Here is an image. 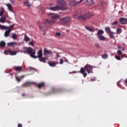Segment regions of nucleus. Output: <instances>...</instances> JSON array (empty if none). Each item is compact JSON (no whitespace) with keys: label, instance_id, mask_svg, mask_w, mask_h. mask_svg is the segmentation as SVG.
I'll return each mask as SVG.
<instances>
[{"label":"nucleus","instance_id":"obj_55","mask_svg":"<svg viewBox=\"0 0 127 127\" xmlns=\"http://www.w3.org/2000/svg\"><path fill=\"white\" fill-rule=\"evenodd\" d=\"M21 78L22 79H23V78H24V75H22V76L21 77Z\"/></svg>","mask_w":127,"mask_h":127},{"label":"nucleus","instance_id":"obj_38","mask_svg":"<svg viewBox=\"0 0 127 127\" xmlns=\"http://www.w3.org/2000/svg\"><path fill=\"white\" fill-rule=\"evenodd\" d=\"M102 58L103 59H107L108 58V54H105L104 55H102Z\"/></svg>","mask_w":127,"mask_h":127},{"label":"nucleus","instance_id":"obj_35","mask_svg":"<svg viewBox=\"0 0 127 127\" xmlns=\"http://www.w3.org/2000/svg\"><path fill=\"white\" fill-rule=\"evenodd\" d=\"M3 14V7H1L0 8V16H2Z\"/></svg>","mask_w":127,"mask_h":127},{"label":"nucleus","instance_id":"obj_56","mask_svg":"<svg viewBox=\"0 0 127 127\" xmlns=\"http://www.w3.org/2000/svg\"><path fill=\"white\" fill-rule=\"evenodd\" d=\"M125 83H126V84H127V78L126 79V80H125Z\"/></svg>","mask_w":127,"mask_h":127},{"label":"nucleus","instance_id":"obj_7","mask_svg":"<svg viewBox=\"0 0 127 127\" xmlns=\"http://www.w3.org/2000/svg\"><path fill=\"white\" fill-rule=\"evenodd\" d=\"M87 16L86 14H84L83 15H80L78 17V20H81V21H85L87 19Z\"/></svg>","mask_w":127,"mask_h":127},{"label":"nucleus","instance_id":"obj_50","mask_svg":"<svg viewBox=\"0 0 127 127\" xmlns=\"http://www.w3.org/2000/svg\"><path fill=\"white\" fill-rule=\"evenodd\" d=\"M17 127H22V124H18Z\"/></svg>","mask_w":127,"mask_h":127},{"label":"nucleus","instance_id":"obj_54","mask_svg":"<svg viewBox=\"0 0 127 127\" xmlns=\"http://www.w3.org/2000/svg\"><path fill=\"white\" fill-rule=\"evenodd\" d=\"M22 96L23 97L25 96V93H23L22 95Z\"/></svg>","mask_w":127,"mask_h":127},{"label":"nucleus","instance_id":"obj_27","mask_svg":"<svg viewBox=\"0 0 127 127\" xmlns=\"http://www.w3.org/2000/svg\"><path fill=\"white\" fill-rule=\"evenodd\" d=\"M115 33L111 32L110 33H109L108 34H109V37L110 38H112L113 39H114V38H115V36H114Z\"/></svg>","mask_w":127,"mask_h":127},{"label":"nucleus","instance_id":"obj_31","mask_svg":"<svg viewBox=\"0 0 127 127\" xmlns=\"http://www.w3.org/2000/svg\"><path fill=\"white\" fill-rule=\"evenodd\" d=\"M48 64L51 66V67H56V64H57V63H53V62H52L50 63H48Z\"/></svg>","mask_w":127,"mask_h":127},{"label":"nucleus","instance_id":"obj_16","mask_svg":"<svg viewBox=\"0 0 127 127\" xmlns=\"http://www.w3.org/2000/svg\"><path fill=\"white\" fill-rule=\"evenodd\" d=\"M97 37L99 40H101L102 41H105L106 40V37L102 35H97Z\"/></svg>","mask_w":127,"mask_h":127},{"label":"nucleus","instance_id":"obj_3","mask_svg":"<svg viewBox=\"0 0 127 127\" xmlns=\"http://www.w3.org/2000/svg\"><path fill=\"white\" fill-rule=\"evenodd\" d=\"M50 10L56 11L57 10H66L67 7L64 6L56 5L54 7H50L49 8Z\"/></svg>","mask_w":127,"mask_h":127},{"label":"nucleus","instance_id":"obj_46","mask_svg":"<svg viewBox=\"0 0 127 127\" xmlns=\"http://www.w3.org/2000/svg\"><path fill=\"white\" fill-rule=\"evenodd\" d=\"M29 45H31L32 46H34V44L33 43V42L31 41L30 43H29Z\"/></svg>","mask_w":127,"mask_h":127},{"label":"nucleus","instance_id":"obj_6","mask_svg":"<svg viewBox=\"0 0 127 127\" xmlns=\"http://www.w3.org/2000/svg\"><path fill=\"white\" fill-rule=\"evenodd\" d=\"M61 20L63 21L64 24H67V23H69V22H70L71 21V17H67L66 18H64L61 19Z\"/></svg>","mask_w":127,"mask_h":127},{"label":"nucleus","instance_id":"obj_15","mask_svg":"<svg viewBox=\"0 0 127 127\" xmlns=\"http://www.w3.org/2000/svg\"><path fill=\"white\" fill-rule=\"evenodd\" d=\"M11 29H8L7 31L4 32V35L5 37H8L9 36V33H10Z\"/></svg>","mask_w":127,"mask_h":127},{"label":"nucleus","instance_id":"obj_37","mask_svg":"<svg viewBox=\"0 0 127 127\" xmlns=\"http://www.w3.org/2000/svg\"><path fill=\"white\" fill-rule=\"evenodd\" d=\"M38 25L40 29H42V28H43V26L41 25V23H40V22H38Z\"/></svg>","mask_w":127,"mask_h":127},{"label":"nucleus","instance_id":"obj_25","mask_svg":"<svg viewBox=\"0 0 127 127\" xmlns=\"http://www.w3.org/2000/svg\"><path fill=\"white\" fill-rule=\"evenodd\" d=\"M15 44H16V42H11V43H7V46H9V47H12V46H13V45H15Z\"/></svg>","mask_w":127,"mask_h":127},{"label":"nucleus","instance_id":"obj_17","mask_svg":"<svg viewBox=\"0 0 127 127\" xmlns=\"http://www.w3.org/2000/svg\"><path fill=\"white\" fill-rule=\"evenodd\" d=\"M37 54L38 56L37 57V58H41V57L43 56V54H42V50H40L38 51Z\"/></svg>","mask_w":127,"mask_h":127},{"label":"nucleus","instance_id":"obj_59","mask_svg":"<svg viewBox=\"0 0 127 127\" xmlns=\"http://www.w3.org/2000/svg\"><path fill=\"white\" fill-rule=\"evenodd\" d=\"M72 73H76V72H75V71H73V72H72Z\"/></svg>","mask_w":127,"mask_h":127},{"label":"nucleus","instance_id":"obj_43","mask_svg":"<svg viewBox=\"0 0 127 127\" xmlns=\"http://www.w3.org/2000/svg\"><path fill=\"white\" fill-rule=\"evenodd\" d=\"M16 77V80H17V81L18 82H20L21 80L20 78H19V77H18V76L15 75Z\"/></svg>","mask_w":127,"mask_h":127},{"label":"nucleus","instance_id":"obj_13","mask_svg":"<svg viewBox=\"0 0 127 127\" xmlns=\"http://www.w3.org/2000/svg\"><path fill=\"white\" fill-rule=\"evenodd\" d=\"M80 73H81V74H83L84 78H86V77L87 76V75H88L87 72H85V69L84 68V67H81L80 68Z\"/></svg>","mask_w":127,"mask_h":127},{"label":"nucleus","instance_id":"obj_12","mask_svg":"<svg viewBox=\"0 0 127 127\" xmlns=\"http://www.w3.org/2000/svg\"><path fill=\"white\" fill-rule=\"evenodd\" d=\"M36 83L34 82H31V81H28L26 82L23 84V86H25V87H29L31 85H35Z\"/></svg>","mask_w":127,"mask_h":127},{"label":"nucleus","instance_id":"obj_42","mask_svg":"<svg viewBox=\"0 0 127 127\" xmlns=\"http://www.w3.org/2000/svg\"><path fill=\"white\" fill-rule=\"evenodd\" d=\"M117 54H118V55H122L123 54V53L122 52V51L119 50L117 51Z\"/></svg>","mask_w":127,"mask_h":127},{"label":"nucleus","instance_id":"obj_9","mask_svg":"<svg viewBox=\"0 0 127 127\" xmlns=\"http://www.w3.org/2000/svg\"><path fill=\"white\" fill-rule=\"evenodd\" d=\"M56 2L58 4H61V5H63V6H66L65 5L67 4V3L64 0H58L56 1Z\"/></svg>","mask_w":127,"mask_h":127},{"label":"nucleus","instance_id":"obj_51","mask_svg":"<svg viewBox=\"0 0 127 127\" xmlns=\"http://www.w3.org/2000/svg\"><path fill=\"white\" fill-rule=\"evenodd\" d=\"M121 50H122V51H125V48H121Z\"/></svg>","mask_w":127,"mask_h":127},{"label":"nucleus","instance_id":"obj_60","mask_svg":"<svg viewBox=\"0 0 127 127\" xmlns=\"http://www.w3.org/2000/svg\"><path fill=\"white\" fill-rule=\"evenodd\" d=\"M72 72H70V74H71Z\"/></svg>","mask_w":127,"mask_h":127},{"label":"nucleus","instance_id":"obj_49","mask_svg":"<svg viewBox=\"0 0 127 127\" xmlns=\"http://www.w3.org/2000/svg\"><path fill=\"white\" fill-rule=\"evenodd\" d=\"M101 4L102 5H105V4H107V3H106L105 2L103 1V2H101Z\"/></svg>","mask_w":127,"mask_h":127},{"label":"nucleus","instance_id":"obj_44","mask_svg":"<svg viewBox=\"0 0 127 127\" xmlns=\"http://www.w3.org/2000/svg\"><path fill=\"white\" fill-rule=\"evenodd\" d=\"M14 27V24H12L11 26L8 27V29H11V28H13Z\"/></svg>","mask_w":127,"mask_h":127},{"label":"nucleus","instance_id":"obj_2","mask_svg":"<svg viewBox=\"0 0 127 127\" xmlns=\"http://www.w3.org/2000/svg\"><path fill=\"white\" fill-rule=\"evenodd\" d=\"M23 51L24 53H28V54H30L31 57L34 58V59H36V58H37V57L35 56V53L36 52L31 47L24 48Z\"/></svg>","mask_w":127,"mask_h":127},{"label":"nucleus","instance_id":"obj_41","mask_svg":"<svg viewBox=\"0 0 127 127\" xmlns=\"http://www.w3.org/2000/svg\"><path fill=\"white\" fill-rule=\"evenodd\" d=\"M94 46L95 47H96V48H100V45L97 43H96L95 44H94Z\"/></svg>","mask_w":127,"mask_h":127},{"label":"nucleus","instance_id":"obj_14","mask_svg":"<svg viewBox=\"0 0 127 127\" xmlns=\"http://www.w3.org/2000/svg\"><path fill=\"white\" fill-rule=\"evenodd\" d=\"M93 2L94 1H93V0H86L84 2L85 4H86V5H91V4H93Z\"/></svg>","mask_w":127,"mask_h":127},{"label":"nucleus","instance_id":"obj_19","mask_svg":"<svg viewBox=\"0 0 127 127\" xmlns=\"http://www.w3.org/2000/svg\"><path fill=\"white\" fill-rule=\"evenodd\" d=\"M13 69L15 70V71H19V72H20V71L22 70V66H15L13 67Z\"/></svg>","mask_w":127,"mask_h":127},{"label":"nucleus","instance_id":"obj_39","mask_svg":"<svg viewBox=\"0 0 127 127\" xmlns=\"http://www.w3.org/2000/svg\"><path fill=\"white\" fill-rule=\"evenodd\" d=\"M118 23H119V22L117 21H115L113 23H112V25H118Z\"/></svg>","mask_w":127,"mask_h":127},{"label":"nucleus","instance_id":"obj_30","mask_svg":"<svg viewBox=\"0 0 127 127\" xmlns=\"http://www.w3.org/2000/svg\"><path fill=\"white\" fill-rule=\"evenodd\" d=\"M105 31L106 32H107V33H110L111 32V28H110V27H107L106 28H105Z\"/></svg>","mask_w":127,"mask_h":127},{"label":"nucleus","instance_id":"obj_61","mask_svg":"<svg viewBox=\"0 0 127 127\" xmlns=\"http://www.w3.org/2000/svg\"><path fill=\"white\" fill-rule=\"evenodd\" d=\"M121 12V11H119V13Z\"/></svg>","mask_w":127,"mask_h":127},{"label":"nucleus","instance_id":"obj_34","mask_svg":"<svg viewBox=\"0 0 127 127\" xmlns=\"http://www.w3.org/2000/svg\"><path fill=\"white\" fill-rule=\"evenodd\" d=\"M24 40L25 41H26V42H28V41H30V38L29 37L26 36V35H25Z\"/></svg>","mask_w":127,"mask_h":127},{"label":"nucleus","instance_id":"obj_4","mask_svg":"<svg viewBox=\"0 0 127 127\" xmlns=\"http://www.w3.org/2000/svg\"><path fill=\"white\" fill-rule=\"evenodd\" d=\"M84 1V0H80L79 1H76L74 0H71L69 1V4L71 6H76L77 4H80Z\"/></svg>","mask_w":127,"mask_h":127},{"label":"nucleus","instance_id":"obj_29","mask_svg":"<svg viewBox=\"0 0 127 127\" xmlns=\"http://www.w3.org/2000/svg\"><path fill=\"white\" fill-rule=\"evenodd\" d=\"M86 29L88 30L89 31H91V32H93L94 31V29L92 27H89V26H86L85 27Z\"/></svg>","mask_w":127,"mask_h":127},{"label":"nucleus","instance_id":"obj_26","mask_svg":"<svg viewBox=\"0 0 127 127\" xmlns=\"http://www.w3.org/2000/svg\"><path fill=\"white\" fill-rule=\"evenodd\" d=\"M102 34H104V31H103V30H99L97 32V36L102 35Z\"/></svg>","mask_w":127,"mask_h":127},{"label":"nucleus","instance_id":"obj_1","mask_svg":"<svg viewBox=\"0 0 127 127\" xmlns=\"http://www.w3.org/2000/svg\"><path fill=\"white\" fill-rule=\"evenodd\" d=\"M48 15L51 18H53L52 20H49L48 19H46L44 23L45 24H48L49 25H51L53 23H55L56 22V19L59 17V15L55 13H49Z\"/></svg>","mask_w":127,"mask_h":127},{"label":"nucleus","instance_id":"obj_10","mask_svg":"<svg viewBox=\"0 0 127 127\" xmlns=\"http://www.w3.org/2000/svg\"><path fill=\"white\" fill-rule=\"evenodd\" d=\"M120 23L121 24H127V19L125 18H121L119 19Z\"/></svg>","mask_w":127,"mask_h":127},{"label":"nucleus","instance_id":"obj_5","mask_svg":"<svg viewBox=\"0 0 127 127\" xmlns=\"http://www.w3.org/2000/svg\"><path fill=\"white\" fill-rule=\"evenodd\" d=\"M83 68L84 70H86L88 74H90V73H93V67H92L91 65L87 64L84 66Z\"/></svg>","mask_w":127,"mask_h":127},{"label":"nucleus","instance_id":"obj_21","mask_svg":"<svg viewBox=\"0 0 127 127\" xmlns=\"http://www.w3.org/2000/svg\"><path fill=\"white\" fill-rule=\"evenodd\" d=\"M37 86L39 89H41L42 87H44L45 86V84L43 82H42L41 83L37 84Z\"/></svg>","mask_w":127,"mask_h":127},{"label":"nucleus","instance_id":"obj_45","mask_svg":"<svg viewBox=\"0 0 127 127\" xmlns=\"http://www.w3.org/2000/svg\"><path fill=\"white\" fill-rule=\"evenodd\" d=\"M64 63V60H63V59H61L60 60V64H63Z\"/></svg>","mask_w":127,"mask_h":127},{"label":"nucleus","instance_id":"obj_11","mask_svg":"<svg viewBox=\"0 0 127 127\" xmlns=\"http://www.w3.org/2000/svg\"><path fill=\"white\" fill-rule=\"evenodd\" d=\"M51 53H52V51L48 50L46 48H44V55H46V56H48V55H50Z\"/></svg>","mask_w":127,"mask_h":127},{"label":"nucleus","instance_id":"obj_18","mask_svg":"<svg viewBox=\"0 0 127 127\" xmlns=\"http://www.w3.org/2000/svg\"><path fill=\"white\" fill-rule=\"evenodd\" d=\"M47 58L46 57H41V58H39V61L41 62H43L44 63H46V60Z\"/></svg>","mask_w":127,"mask_h":127},{"label":"nucleus","instance_id":"obj_58","mask_svg":"<svg viewBox=\"0 0 127 127\" xmlns=\"http://www.w3.org/2000/svg\"><path fill=\"white\" fill-rule=\"evenodd\" d=\"M119 48H120V49H122V48H121V47H119Z\"/></svg>","mask_w":127,"mask_h":127},{"label":"nucleus","instance_id":"obj_47","mask_svg":"<svg viewBox=\"0 0 127 127\" xmlns=\"http://www.w3.org/2000/svg\"><path fill=\"white\" fill-rule=\"evenodd\" d=\"M56 35L57 36H61V33H59V32L56 33Z\"/></svg>","mask_w":127,"mask_h":127},{"label":"nucleus","instance_id":"obj_57","mask_svg":"<svg viewBox=\"0 0 127 127\" xmlns=\"http://www.w3.org/2000/svg\"><path fill=\"white\" fill-rule=\"evenodd\" d=\"M51 5H52V4H50V6H51Z\"/></svg>","mask_w":127,"mask_h":127},{"label":"nucleus","instance_id":"obj_20","mask_svg":"<svg viewBox=\"0 0 127 127\" xmlns=\"http://www.w3.org/2000/svg\"><path fill=\"white\" fill-rule=\"evenodd\" d=\"M5 19H6V17L5 16H2L0 19V22L4 23L5 22Z\"/></svg>","mask_w":127,"mask_h":127},{"label":"nucleus","instance_id":"obj_24","mask_svg":"<svg viewBox=\"0 0 127 127\" xmlns=\"http://www.w3.org/2000/svg\"><path fill=\"white\" fill-rule=\"evenodd\" d=\"M0 47H5V42L3 41H1L0 42Z\"/></svg>","mask_w":127,"mask_h":127},{"label":"nucleus","instance_id":"obj_53","mask_svg":"<svg viewBox=\"0 0 127 127\" xmlns=\"http://www.w3.org/2000/svg\"><path fill=\"white\" fill-rule=\"evenodd\" d=\"M11 3H14V1L11 0Z\"/></svg>","mask_w":127,"mask_h":127},{"label":"nucleus","instance_id":"obj_33","mask_svg":"<svg viewBox=\"0 0 127 127\" xmlns=\"http://www.w3.org/2000/svg\"><path fill=\"white\" fill-rule=\"evenodd\" d=\"M122 31H123V30L121 28H118L117 29V33L118 34H121V33H122Z\"/></svg>","mask_w":127,"mask_h":127},{"label":"nucleus","instance_id":"obj_22","mask_svg":"<svg viewBox=\"0 0 127 127\" xmlns=\"http://www.w3.org/2000/svg\"><path fill=\"white\" fill-rule=\"evenodd\" d=\"M24 4L26 5V6H28V7H30L31 5H30V3H29V1L28 0H26L24 2Z\"/></svg>","mask_w":127,"mask_h":127},{"label":"nucleus","instance_id":"obj_8","mask_svg":"<svg viewBox=\"0 0 127 127\" xmlns=\"http://www.w3.org/2000/svg\"><path fill=\"white\" fill-rule=\"evenodd\" d=\"M4 54L6 55L8 54H10V55H16V53L14 51H10V50H5L4 51Z\"/></svg>","mask_w":127,"mask_h":127},{"label":"nucleus","instance_id":"obj_52","mask_svg":"<svg viewBox=\"0 0 127 127\" xmlns=\"http://www.w3.org/2000/svg\"><path fill=\"white\" fill-rule=\"evenodd\" d=\"M57 57L58 58H60V57H61V56H60V55H57Z\"/></svg>","mask_w":127,"mask_h":127},{"label":"nucleus","instance_id":"obj_32","mask_svg":"<svg viewBox=\"0 0 127 127\" xmlns=\"http://www.w3.org/2000/svg\"><path fill=\"white\" fill-rule=\"evenodd\" d=\"M0 28L1 29H8V27L0 25Z\"/></svg>","mask_w":127,"mask_h":127},{"label":"nucleus","instance_id":"obj_40","mask_svg":"<svg viewBox=\"0 0 127 127\" xmlns=\"http://www.w3.org/2000/svg\"><path fill=\"white\" fill-rule=\"evenodd\" d=\"M12 38L13 39H16V38H17V35L15 34H13Z\"/></svg>","mask_w":127,"mask_h":127},{"label":"nucleus","instance_id":"obj_36","mask_svg":"<svg viewBox=\"0 0 127 127\" xmlns=\"http://www.w3.org/2000/svg\"><path fill=\"white\" fill-rule=\"evenodd\" d=\"M52 92L54 94H55V93H58V89H55V88H52Z\"/></svg>","mask_w":127,"mask_h":127},{"label":"nucleus","instance_id":"obj_28","mask_svg":"<svg viewBox=\"0 0 127 127\" xmlns=\"http://www.w3.org/2000/svg\"><path fill=\"white\" fill-rule=\"evenodd\" d=\"M6 5L7 6L8 9L10 10V11H12V6H11V4H6Z\"/></svg>","mask_w":127,"mask_h":127},{"label":"nucleus","instance_id":"obj_48","mask_svg":"<svg viewBox=\"0 0 127 127\" xmlns=\"http://www.w3.org/2000/svg\"><path fill=\"white\" fill-rule=\"evenodd\" d=\"M116 58L117 60H121V57L119 56H117L116 57Z\"/></svg>","mask_w":127,"mask_h":127},{"label":"nucleus","instance_id":"obj_23","mask_svg":"<svg viewBox=\"0 0 127 127\" xmlns=\"http://www.w3.org/2000/svg\"><path fill=\"white\" fill-rule=\"evenodd\" d=\"M86 15L87 16V18H90V17H91V16L94 15V14L91 12H89L87 14H86Z\"/></svg>","mask_w":127,"mask_h":127}]
</instances>
